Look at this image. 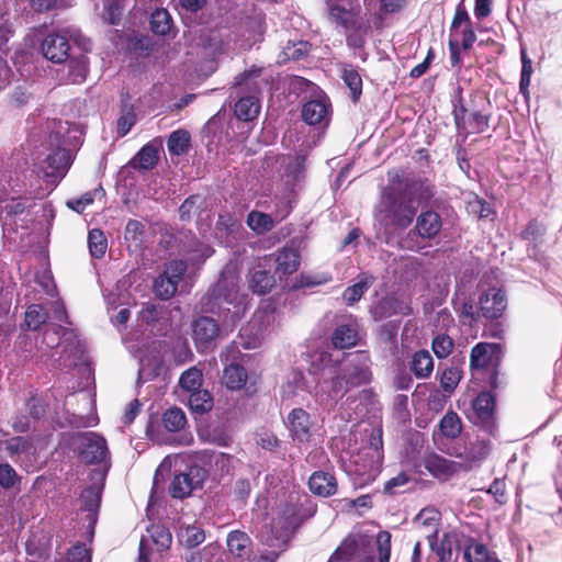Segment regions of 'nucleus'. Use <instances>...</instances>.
Returning <instances> with one entry per match:
<instances>
[{
  "label": "nucleus",
  "mask_w": 562,
  "mask_h": 562,
  "mask_svg": "<svg viewBox=\"0 0 562 562\" xmlns=\"http://www.w3.org/2000/svg\"><path fill=\"white\" fill-rule=\"evenodd\" d=\"M250 544L251 540L244 531L234 530L227 537L229 552L238 558H243L250 552Z\"/></svg>",
  "instance_id": "27"
},
{
  "label": "nucleus",
  "mask_w": 562,
  "mask_h": 562,
  "mask_svg": "<svg viewBox=\"0 0 562 562\" xmlns=\"http://www.w3.org/2000/svg\"><path fill=\"white\" fill-rule=\"evenodd\" d=\"M542 234V227L537 221H530L521 233L525 240H536Z\"/></svg>",
  "instance_id": "63"
},
{
  "label": "nucleus",
  "mask_w": 562,
  "mask_h": 562,
  "mask_svg": "<svg viewBox=\"0 0 562 562\" xmlns=\"http://www.w3.org/2000/svg\"><path fill=\"white\" fill-rule=\"evenodd\" d=\"M344 81L351 92L353 102H357L362 92V79L359 72H344Z\"/></svg>",
  "instance_id": "54"
},
{
  "label": "nucleus",
  "mask_w": 562,
  "mask_h": 562,
  "mask_svg": "<svg viewBox=\"0 0 562 562\" xmlns=\"http://www.w3.org/2000/svg\"><path fill=\"white\" fill-rule=\"evenodd\" d=\"M154 542L162 549H169L172 542L171 532L165 527H156L153 533Z\"/></svg>",
  "instance_id": "58"
},
{
  "label": "nucleus",
  "mask_w": 562,
  "mask_h": 562,
  "mask_svg": "<svg viewBox=\"0 0 562 562\" xmlns=\"http://www.w3.org/2000/svg\"><path fill=\"white\" fill-rule=\"evenodd\" d=\"M27 407L29 414L35 419L41 418L45 414V405L43 404L42 400L36 396H32L29 400Z\"/></svg>",
  "instance_id": "62"
},
{
  "label": "nucleus",
  "mask_w": 562,
  "mask_h": 562,
  "mask_svg": "<svg viewBox=\"0 0 562 562\" xmlns=\"http://www.w3.org/2000/svg\"><path fill=\"white\" fill-rule=\"evenodd\" d=\"M432 189L426 181L406 178L398 186L383 188L376 206L379 221L384 225L407 228L419 206L432 198Z\"/></svg>",
  "instance_id": "1"
},
{
  "label": "nucleus",
  "mask_w": 562,
  "mask_h": 562,
  "mask_svg": "<svg viewBox=\"0 0 562 562\" xmlns=\"http://www.w3.org/2000/svg\"><path fill=\"white\" fill-rule=\"evenodd\" d=\"M277 271L290 274L299 268V254L293 248L284 247L276 258Z\"/></svg>",
  "instance_id": "34"
},
{
  "label": "nucleus",
  "mask_w": 562,
  "mask_h": 562,
  "mask_svg": "<svg viewBox=\"0 0 562 562\" xmlns=\"http://www.w3.org/2000/svg\"><path fill=\"white\" fill-rule=\"evenodd\" d=\"M462 378V372L457 367L446 368L440 376V386L447 393H452Z\"/></svg>",
  "instance_id": "50"
},
{
  "label": "nucleus",
  "mask_w": 562,
  "mask_h": 562,
  "mask_svg": "<svg viewBox=\"0 0 562 562\" xmlns=\"http://www.w3.org/2000/svg\"><path fill=\"white\" fill-rule=\"evenodd\" d=\"M288 420L293 437L300 441H306L312 426L310 415L302 408H294L289 414Z\"/></svg>",
  "instance_id": "15"
},
{
  "label": "nucleus",
  "mask_w": 562,
  "mask_h": 562,
  "mask_svg": "<svg viewBox=\"0 0 562 562\" xmlns=\"http://www.w3.org/2000/svg\"><path fill=\"white\" fill-rule=\"evenodd\" d=\"M162 424L168 431L175 432L184 428L187 418L179 407H171L162 415Z\"/></svg>",
  "instance_id": "40"
},
{
  "label": "nucleus",
  "mask_w": 562,
  "mask_h": 562,
  "mask_svg": "<svg viewBox=\"0 0 562 562\" xmlns=\"http://www.w3.org/2000/svg\"><path fill=\"white\" fill-rule=\"evenodd\" d=\"M103 484H93L86 488L80 496L81 508L90 513V520H95V515L101 503Z\"/></svg>",
  "instance_id": "22"
},
{
  "label": "nucleus",
  "mask_w": 562,
  "mask_h": 562,
  "mask_svg": "<svg viewBox=\"0 0 562 562\" xmlns=\"http://www.w3.org/2000/svg\"><path fill=\"white\" fill-rule=\"evenodd\" d=\"M310 50V44L305 41L288 42L278 55L277 63L279 66L285 65L289 60H299Z\"/></svg>",
  "instance_id": "24"
},
{
  "label": "nucleus",
  "mask_w": 562,
  "mask_h": 562,
  "mask_svg": "<svg viewBox=\"0 0 562 562\" xmlns=\"http://www.w3.org/2000/svg\"><path fill=\"white\" fill-rule=\"evenodd\" d=\"M464 558L468 562H499L498 560L491 557L487 548L477 542H471L465 551Z\"/></svg>",
  "instance_id": "42"
},
{
  "label": "nucleus",
  "mask_w": 562,
  "mask_h": 562,
  "mask_svg": "<svg viewBox=\"0 0 562 562\" xmlns=\"http://www.w3.org/2000/svg\"><path fill=\"white\" fill-rule=\"evenodd\" d=\"M203 382V374L202 371L199 370L196 367H192L184 371L179 380L180 386L188 391V392H194L198 390H201V385Z\"/></svg>",
  "instance_id": "41"
},
{
  "label": "nucleus",
  "mask_w": 562,
  "mask_h": 562,
  "mask_svg": "<svg viewBox=\"0 0 562 562\" xmlns=\"http://www.w3.org/2000/svg\"><path fill=\"white\" fill-rule=\"evenodd\" d=\"M472 407L477 418L484 423L487 428H491L495 408V398L492 393H480L473 401Z\"/></svg>",
  "instance_id": "19"
},
{
  "label": "nucleus",
  "mask_w": 562,
  "mask_h": 562,
  "mask_svg": "<svg viewBox=\"0 0 562 562\" xmlns=\"http://www.w3.org/2000/svg\"><path fill=\"white\" fill-rule=\"evenodd\" d=\"M178 539L180 544L187 549H193L205 540V532L203 529L196 526H187L180 528L178 532Z\"/></svg>",
  "instance_id": "35"
},
{
  "label": "nucleus",
  "mask_w": 562,
  "mask_h": 562,
  "mask_svg": "<svg viewBox=\"0 0 562 562\" xmlns=\"http://www.w3.org/2000/svg\"><path fill=\"white\" fill-rule=\"evenodd\" d=\"M150 30L160 36L170 34L172 18L166 9H156L150 15Z\"/></svg>",
  "instance_id": "30"
},
{
  "label": "nucleus",
  "mask_w": 562,
  "mask_h": 562,
  "mask_svg": "<svg viewBox=\"0 0 562 562\" xmlns=\"http://www.w3.org/2000/svg\"><path fill=\"white\" fill-rule=\"evenodd\" d=\"M222 380L227 389L239 390L247 381V372L243 366L232 363L224 369Z\"/></svg>",
  "instance_id": "26"
},
{
  "label": "nucleus",
  "mask_w": 562,
  "mask_h": 562,
  "mask_svg": "<svg viewBox=\"0 0 562 562\" xmlns=\"http://www.w3.org/2000/svg\"><path fill=\"white\" fill-rule=\"evenodd\" d=\"M48 318V313L43 305L32 304L25 312V326L30 330H38Z\"/></svg>",
  "instance_id": "39"
},
{
  "label": "nucleus",
  "mask_w": 562,
  "mask_h": 562,
  "mask_svg": "<svg viewBox=\"0 0 562 562\" xmlns=\"http://www.w3.org/2000/svg\"><path fill=\"white\" fill-rule=\"evenodd\" d=\"M491 447L490 443L485 440H477L474 442L469 451V454L472 460L481 461L490 453Z\"/></svg>",
  "instance_id": "59"
},
{
  "label": "nucleus",
  "mask_w": 562,
  "mask_h": 562,
  "mask_svg": "<svg viewBox=\"0 0 562 562\" xmlns=\"http://www.w3.org/2000/svg\"><path fill=\"white\" fill-rule=\"evenodd\" d=\"M261 72H243L235 81L233 87L237 97L260 94L263 87L269 85V80L261 78Z\"/></svg>",
  "instance_id": "11"
},
{
  "label": "nucleus",
  "mask_w": 562,
  "mask_h": 562,
  "mask_svg": "<svg viewBox=\"0 0 562 562\" xmlns=\"http://www.w3.org/2000/svg\"><path fill=\"white\" fill-rule=\"evenodd\" d=\"M409 312V307L394 295L382 297L371 307V314L375 321H381L395 314L407 315Z\"/></svg>",
  "instance_id": "12"
},
{
  "label": "nucleus",
  "mask_w": 562,
  "mask_h": 562,
  "mask_svg": "<svg viewBox=\"0 0 562 562\" xmlns=\"http://www.w3.org/2000/svg\"><path fill=\"white\" fill-rule=\"evenodd\" d=\"M453 349V340L448 335H438L432 340V350L435 355L442 359L447 358Z\"/></svg>",
  "instance_id": "52"
},
{
  "label": "nucleus",
  "mask_w": 562,
  "mask_h": 562,
  "mask_svg": "<svg viewBox=\"0 0 562 562\" xmlns=\"http://www.w3.org/2000/svg\"><path fill=\"white\" fill-rule=\"evenodd\" d=\"M409 481V476L402 472L397 476L392 477L385 483L384 492L390 495H394L397 493L396 488L406 485Z\"/></svg>",
  "instance_id": "61"
},
{
  "label": "nucleus",
  "mask_w": 562,
  "mask_h": 562,
  "mask_svg": "<svg viewBox=\"0 0 562 562\" xmlns=\"http://www.w3.org/2000/svg\"><path fill=\"white\" fill-rule=\"evenodd\" d=\"M461 420L453 412L447 413L440 422L441 432L448 438L458 437L461 432Z\"/></svg>",
  "instance_id": "45"
},
{
  "label": "nucleus",
  "mask_w": 562,
  "mask_h": 562,
  "mask_svg": "<svg viewBox=\"0 0 562 562\" xmlns=\"http://www.w3.org/2000/svg\"><path fill=\"white\" fill-rule=\"evenodd\" d=\"M207 477V472L200 465H191L186 471L173 475L169 493L173 498L183 499L196 488H201Z\"/></svg>",
  "instance_id": "6"
},
{
  "label": "nucleus",
  "mask_w": 562,
  "mask_h": 562,
  "mask_svg": "<svg viewBox=\"0 0 562 562\" xmlns=\"http://www.w3.org/2000/svg\"><path fill=\"white\" fill-rule=\"evenodd\" d=\"M178 289V283L167 277L159 276L154 283V291L161 300H169L175 295Z\"/></svg>",
  "instance_id": "48"
},
{
  "label": "nucleus",
  "mask_w": 562,
  "mask_h": 562,
  "mask_svg": "<svg viewBox=\"0 0 562 562\" xmlns=\"http://www.w3.org/2000/svg\"><path fill=\"white\" fill-rule=\"evenodd\" d=\"M260 101L256 95H243L234 105V114L237 120L251 122L256 120L260 112Z\"/></svg>",
  "instance_id": "16"
},
{
  "label": "nucleus",
  "mask_w": 562,
  "mask_h": 562,
  "mask_svg": "<svg viewBox=\"0 0 562 562\" xmlns=\"http://www.w3.org/2000/svg\"><path fill=\"white\" fill-rule=\"evenodd\" d=\"M465 109L454 111V121L460 132L464 133H482L488 127V116L480 112H472L465 119Z\"/></svg>",
  "instance_id": "13"
},
{
  "label": "nucleus",
  "mask_w": 562,
  "mask_h": 562,
  "mask_svg": "<svg viewBox=\"0 0 562 562\" xmlns=\"http://www.w3.org/2000/svg\"><path fill=\"white\" fill-rule=\"evenodd\" d=\"M88 244L92 257L101 258L105 254L106 239L100 229L89 232Z\"/></svg>",
  "instance_id": "47"
},
{
  "label": "nucleus",
  "mask_w": 562,
  "mask_h": 562,
  "mask_svg": "<svg viewBox=\"0 0 562 562\" xmlns=\"http://www.w3.org/2000/svg\"><path fill=\"white\" fill-rule=\"evenodd\" d=\"M128 99V95H122L121 116L117 120V133L121 136L126 135L136 122L134 106Z\"/></svg>",
  "instance_id": "31"
},
{
  "label": "nucleus",
  "mask_w": 562,
  "mask_h": 562,
  "mask_svg": "<svg viewBox=\"0 0 562 562\" xmlns=\"http://www.w3.org/2000/svg\"><path fill=\"white\" fill-rule=\"evenodd\" d=\"M18 479L15 470L8 463L0 464V485L3 488H11L14 486Z\"/></svg>",
  "instance_id": "56"
},
{
  "label": "nucleus",
  "mask_w": 562,
  "mask_h": 562,
  "mask_svg": "<svg viewBox=\"0 0 562 562\" xmlns=\"http://www.w3.org/2000/svg\"><path fill=\"white\" fill-rule=\"evenodd\" d=\"M425 468L437 479L447 480L459 472L462 468L460 463L448 460L441 456L434 454L426 459Z\"/></svg>",
  "instance_id": "14"
},
{
  "label": "nucleus",
  "mask_w": 562,
  "mask_h": 562,
  "mask_svg": "<svg viewBox=\"0 0 562 562\" xmlns=\"http://www.w3.org/2000/svg\"><path fill=\"white\" fill-rule=\"evenodd\" d=\"M234 282L233 280L223 279L221 280L216 286L212 290L210 296L212 299V306L210 307L211 311H214V308L217 306L218 308L222 307V303H233L236 300V291L233 290Z\"/></svg>",
  "instance_id": "21"
},
{
  "label": "nucleus",
  "mask_w": 562,
  "mask_h": 562,
  "mask_svg": "<svg viewBox=\"0 0 562 562\" xmlns=\"http://www.w3.org/2000/svg\"><path fill=\"white\" fill-rule=\"evenodd\" d=\"M506 308L505 294L501 290L492 289L480 297V312L487 319H495L503 315Z\"/></svg>",
  "instance_id": "10"
},
{
  "label": "nucleus",
  "mask_w": 562,
  "mask_h": 562,
  "mask_svg": "<svg viewBox=\"0 0 562 562\" xmlns=\"http://www.w3.org/2000/svg\"><path fill=\"white\" fill-rule=\"evenodd\" d=\"M5 449L11 456L20 454L29 449V442L22 437H14L5 441Z\"/></svg>",
  "instance_id": "60"
},
{
  "label": "nucleus",
  "mask_w": 562,
  "mask_h": 562,
  "mask_svg": "<svg viewBox=\"0 0 562 562\" xmlns=\"http://www.w3.org/2000/svg\"><path fill=\"white\" fill-rule=\"evenodd\" d=\"M187 271V265L182 260H173L166 265L164 273L161 276L167 277L170 280H175L179 284L183 274Z\"/></svg>",
  "instance_id": "55"
},
{
  "label": "nucleus",
  "mask_w": 562,
  "mask_h": 562,
  "mask_svg": "<svg viewBox=\"0 0 562 562\" xmlns=\"http://www.w3.org/2000/svg\"><path fill=\"white\" fill-rule=\"evenodd\" d=\"M97 195H104V191L101 187L94 189L93 191L86 192L80 198L70 199L67 201V206L77 213H82L86 206L90 205Z\"/></svg>",
  "instance_id": "49"
},
{
  "label": "nucleus",
  "mask_w": 562,
  "mask_h": 562,
  "mask_svg": "<svg viewBox=\"0 0 562 562\" xmlns=\"http://www.w3.org/2000/svg\"><path fill=\"white\" fill-rule=\"evenodd\" d=\"M69 41L80 49L88 52L91 48V42L78 29L66 27L58 33L49 34L42 44L43 54L46 59L61 64L69 56Z\"/></svg>",
  "instance_id": "3"
},
{
  "label": "nucleus",
  "mask_w": 562,
  "mask_h": 562,
  "mask_svg": "<svg viewBox=\"0 0 562 562\" xmlns=\"http://www.w3.org/2000/svg\"><path fill=\"white\" fill-rule=\"evenodd\" d=\"M191 136L186 130L172 132L167 140V147L171 155L181 156L189 151Z\"/></svg>",
  "instance_id": "29"
},
{
  "label": "nucleus",
  "mask_w": 562,
  "mask_h": 562,
  "mask_svg": "<svg viewBox=\"0 0 562 562\" xmlns=\"http://www.w3.org/2000/svg\"><path fill=\"white\" fill-rule=\"evenodd\" d=\"M68 122L63 123L61 121L53 122L52 134L49 135L50 145H56L57 149L54 150L46 158L47 167L49 171H45V177L50 179L49 181L55 183L60 180L69 169L72 161V153L69 149L63 147L66 140H61L64 132L68 131Z\"/></svg>",
  "instance_id": "4"
},
{
  "label": "nucleus",
  "mask_w": 562,
  "mask_h": 562,
  "mask_svg": "<svg viewBox=\"0 0 562 562\" xmlns=\"http://www.w3.org/2000/svg\"><path fill=\"white\" fill-rule=\"evenodd\" d=\"M72 446L80 460L86 464H99L109 459L106 440L97 432L88 431L76 435L72 438Z\"/></svg>",
  "instance_id": "5"
},
{
  "label": "nucleus",
  "mask_w": 562,
  "mask_h": 562,
  "mask_svg": "<svg viewBox=\"0 0 562 562\" xmlns=\"http://www.w3.org/2000/svg\"><path fill=\"white\" fill-rule=\"evenodd\" d=\"M161 307L155 304H146L142 311V318L146 323H153L159 319Z\"/></svg>",
  "instance_id": "64"
},
{
  "label": "nucleus",
  "mask_w": 562,
  "mask_h": 562,
  "mask_svg": "<svg viewBox=\"0 0 562 562\" xmlns=\"http://www.w3.org/2000/svg\"><path fill=\"white\" fill-rule=\"evenodd\" d=\"M358 539L355 536L347 537L342 543L337 548L330 559L335 560H349L358 550Z\"/></svg>",
  "instance_id": "51"
},
{
  "label": "nucleus",
  "mask_w": 562,
  "mask_h": 562,
  "mask_svg": "<svg viewBox=\"0 0 562 562\" xmlns=\"http://www.w3.org/2000/svg\"><path fill=\"white\" fill-rule=\"evenodd\" d=\"M247 225L255 233L262 235L273 228L274 222L269 214L251 211L247 216Z\"/></svg>",
  "instance_id": "38"
},
{
  "label": "nucleus",
  "mask_w": 562,
  "mask_h": 562,
  "mask_svg": "<svg viewBox=\"0 0 562 562\" xmlns=\"http://www.w3.org/2000/svg\"><path fill=\"white\" fill-rule=\"evenodd\" d=\"M358 338L357 330L351 325H340L333 333V345L339 349L350 348L356 345Z\"/></svg>",
  "instance_id": "33"
},
{
  "label": "nucleus",
  "mask_w": 562,
  "mask_h": 562,
  "mask_svg": "<svg viewBox=\"0 0 562 562\" xmlns=\"http://www.w3.org/2000/svg\"><path fill=\"white\" fill-rule=\"evenodd\" d=\"M327 105L323 101L312 100L302 109V119L310 125L321 124L327 120Z\"/></svg>",
  "instance_id": "23"
},
{
  "label": "nucleus",
  "mask_w": 562,
  "mask_h": 562,
  "mask_svg": "<svg viewBox=\"0 0 562 562\" xmlns=\"http://www.w3.org/2000/svg\"><path fill=\"white\" fill-rule=\"evenodd\" d=\"M57 333L61 334V347L64 348V352H67L68 356L74 357V359H80L83 355L85 347L77 335L63 326H58Z\"/></svg>",
  "instance_id": "25"
},
{
  "label": "nucleus",
  "mask_w": 562,
  "mask_h": 562,
  "mask_svg": "<svg viewBox=\"0 0 562 562\" xmlns=\"http://www.w3.org/2000/svg\"><path fill=\"white\" fill-rule=\"evenodd\" d=\"M158 147L153 143H149L145 145L130 161V166L137 170L153 169L158 162Z\"/></svg>",
  "instance_id": "20"
},
{
  "label": "nucleus",
  "mask_w": 562,
  "mask_h": 562,
  "mask_svg": "<svg viewBox=\"0 0 562 562\" xmlns=\"http://www.w3.org/2000/svg\"><path fill=\"white\" fill-rule=\"evenodd\" d=\"M374 277L372 276H361L360 280L351 285L348 286L344 292V300L348 305H353L356 302H358L361 296L364 294L366 291L373 284Z\"/></svg>",
  "instance_id": "36"
},
{
  "label": "nucleus",
  "mask_w": 562,
  "mask_h": 562,
  "mask_svg": "<svg viewBox=\"0 0 562 562\" xmlns=\"http://www.w3.org/2000/svg\"><path fill=\"white\" fill-rule=\"evenodd\" d=\"M193 339L198 346L209 348L220 337V325L210 316H200L192 323Z\"/></svg>",
  "instance_id": "9"
},
{
  "label": "nucleus",
  "mask_w": 562,
  "mask_h": 562,
  "mask_svg": "<svg viewBox=\"0 0 562 562\" xmlns=\"http://www.w3.org/2000/svg\"><path fill=\"white\" fill-rule=\"evenodd\" d=\"M415 228L422 238L431 239L436 237L441 229V218L439 214L434 211L423 212L417 217Z\"/></svg>",
  "instance_id": "17"
},
{
  "label": "nucleus",
  "mask_w": 562,
  "mask_h": 562,
  "mask_svg": "<svg viewBox=\"0 0 562 562\" xmlns=\"http://www.w3.org/2000/svg\"><path fill=\"white\" fill-rule=\"evenodd\" d=\"M145 233V226L143 223L136 220H130L125 227V238L127 240H140V237Z\"/></svg>",
  "instance_id": "57"
},
{
  "label": "nucleus",
  "mask_w": 562,
  "mask_h": 562,
  "mask_svg": "<svg viewBox=\"0 0 562 562\" xmlns=\"http://www.w3.org/2000/svg\"><path fill=\"white\" fill-rule=\"evenodd\" d=\"M329 19L345 29L357 27L360 9L352 0H325Z\"/></svg>",
  "instance_id": "7"
},
{
  "label": "nucleus",
  "mask_w": 562,
  "mask_h": 562,
  "mask_svg": "<svg viewBox=\"0 0 562 562\" xmlns=\"http://www.w3.org/2000/svg\"><path fill=\"white\" fill-rule=\"evenodd\" d=\"M274 276L267 270H255L250 274L249 288L258 294L268 293L274 285Z\"/></svg>",
  "instance_id": "32"
},
{
  "label": "nucleus",
  "mask_w": 562,
  "mask_h": 562,
  "mask_svg": "<svg viewBox=\"0 0 562 562\" xmlns=\"http://www.w3.org/2000/svg\"><path fill=\"white\" fill-rule=\"evenodd\" d=\"M502 358V347L498 344L480 342L471 350V370H480L497 366Z\"/></svg>",
  "instance_id": "8"
},
{
  "label": "nucleus",
  "mask_w": 562,
  "mask_h": 562,
  "mask_svg": "<svg viewBox=\"0 0 562 562\" xmlns=\"http://www.w3.org/2000/svg\"><path fill=\"white\" fill-rule=\"evenodd\" d=\"M308 485L313 494L323 497L330 496L337 491L335 476L323 471L313 473L310 477Z\"/></svg>",
  "instance_id": "18"
},
{
  "label": "nucleus",
  "mask_w": 562,
  "mask_h": 562,
  "mask_svg": "<svg viewBox=\"0 0 562 562\" xmlns=\"http://www.w3.org/2000/svg\"><path fill=\"white\" fill-rule=\"evenodd\" d=\"M213 405V396L207 390H198L191 392L189 396V406L193 412L198 414H205L210 412Z\"/></svg>",
  "instance_id": "37"
},
{
  "label": "nucleus",
  "mask_w": 562,
  "mask_h": 562,
  "mask_svg": "<svg viewBox=\"0 0 562 562\" xmlns=\"http://www.w3.org/2000/svg\"><path fill=\"white\" fill-rule=\"evenodd\" d=\"M407 0H380V12L374 13L372 24L375 27L382 25V14H393L406 5Z\"/></svg>",
  "instance_id": "43"
},
{
  "label": "nucleus",
  "mask_w": 562,
  "mask_h": 562,
  "mask_svg": "<svg viewBox=\"0 0 562 562\" xmlns=\"http://www.w3.org/2000/svg\"><path fill=\"white\" fill-rule=\"evenodd\" d=\"M434 369V360L429 351L419 350L415 352L413 356V360L411 363V370L413 373L419 378L425 379L428 378Z\"/></svg>",
  "instance_id": "28"
},
{
  "label": "nucleus",
  "mask_w": 562,
  "mask_h": 562,
  "mask_svg": "<svg viewBox=\"0 0 562 562\" xmlns=\"http://www.w3.org/2000/svg\"><path fill=\"white\" fill-rule=\"evenodd\" d=\"M379 562H390L391 554V535L387 531H381L376 538Z\"/></svg>",
  "instance_id": "53"
},
{
  "label": "nucleus",
  "mask_w": 562,
  "mask_h": 562,
  "mask_svg": "<svg viewBox=\"0 0 562 562\" xmlns=\"http://www.w3.org/2000/svg\"><path fill=\"white\" fill-rule=\"evenodd\" d=\"M124 0H103L102 18L110 24H117L121 20Z\"/></svg>",
  "instance_id": "44"
},
{
  "label": "nucleus",
  "mask_w": 562,
  "mask_h": 562,
  "mask_svg": "<svg viewBox=\"0 0 562 562\" xmlns=\"http://www.w3.org/2000/svg\"><path fill=\"white\" fill-rule=\"evenodd\" d=\"M203 206V198L199 194H192L184 200L179 207L180 218L190 221L194 214Z\"/></svg>",
  "instance_id": "46"
},
{
  "label": "nucleus",
  "mask_w": 562,
  "mask_h": 562,
  "mask_svg": "<svg viewBox=\"0 0 562 562\" xmlns=\"http://www.w3.org/2000/svg\"><path fill=\"white\" fill-rule=\"evenodd\" d=\"M370 359L367 352H357L341 370L331 378L328 397L337 401L350 390L371 382Z\"/></svg>",
  "instance_id": "2"
}]
</instances>
